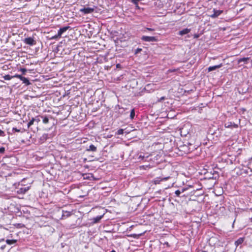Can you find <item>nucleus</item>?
<instances>
[{"label":"nucleus","mask_w":252,"mask_h":252,"mask_svg":"<svg viewBox=\"0 0 252 252\" xmlns=\"http://www.w3.org/2000/svg\"><path fill=\"white\" fill-rule=\"evenodd\" d=\"M136 8H137V9H139V8H139V6L138 5V4L136 5Z\"/></svg>","instance_id":"41"},{"label":"nucleus","mask_w":252,"mask_h":252,"mask_svg":"<svg viewBox=\"0 0 252 252\" xmlns=\"http://www.w3.org/2000/svg\"><path fill=\"white\" fill-rule=\"evenodd\" d=\"M214 13L212 14L210 17L213 18H215L217 17H218L220 15L222 12V10H216L214 9L213 10Z\"/></svg>","instance_id":"8"},{"label":"nucleus","mask_w":252,"mask_h":252,"mask_svg":"<svg viewBox=\"0 0 252 252\" xmlns=\"http://www.w3.org/2000/svg\"><path fill=\"white\" fill-rule=\"evenodd\" d=\"M190 29L186 28V29H183L182 31H179L178 34H179V35H183L188 34V33H189L190 32Z\"/></svg>","instance_id":"12"},{"label":"nucleus","mask_w":252,"mask_h":252,"mask_svg":"<svg viewBox=\"0 0 252 252\" xmlns=\"http://www.w3.org/2000/svg\"><path fill=\"white\" fill-rule=\"evenodd\" d=\"M208 173V171H206L205 172H204L205 174H206V173Z\"/></svg>","instance_id":"48"},{"label":"nucleus","mask_w":252,"mask_h":252,"mask_svg":"<svg viewBox=\"0 0 252 252\" xmlns=\"http://www.w3.org/2000/svg\"><path fill=\"white\" fill-rule=\"evenodd\" d=\"M5 152V148L3 147L0 148V153L3 154Z\"/></svg>","instance_id":"36"},{"label":"nucleus","mask_w":252,"mask_h":252,"mask_svg":"<svg viewBox=\"0 0 252 252\" xmlns=\"http://www.w3.org/2000/svg\"><path fill=\"white\" fill-rule=\"evenodd\" d=\"M59 37H61V36H58V33H57L55 35H54V36H52V37H51V39H58Z\"/></svg>","instance_id":"31"},{"label":"nucleus","mask_w":252,"mask_h":252,"mask_svg":"<svg viewBox=\"0 0 252 252\" xmlns=\"http://www.w3.org/2000/svg\"><path fill=\"white\" fill-rule=\"evenodd\" d=\"M70 27L66 26L60 28L58 32V36H61L62 34L64 32H65Z\"/></svg>","instance_id":"10"},{"label":"nucleus","mask_w":252,"mask_h":252,"mask_svg":"<svg viewBox=\"0 0 252 252\" xmlns=\"http://www.w3.org/2000/svg\"><path fill=\"white\" fill-rule=\"evenodd\" d=\"M218 173V172L217 171H214L213 173L215 174V173Z\"/></svg>","instance_id":"43"},{"label":"nucleus","mask_w":252,"mask_h":252,"mask_svg":"<svg viewBox=\"0 0 252 252\" xmlns=\"http://www.w3.org/2000/svg\"><path fill=\"white\" fill-rule=\"evenodd\" d=\"M150 165H145L140 166V168L143 169L144 170H146L147 168H150Z\"/></svg>","instance_id":"28"},{"label":"nucleus","mask_w":252,"mask_h":252,"mask_svg":"<svg viewBox=\"0 0 252 252\" xmlns=\"http://www.w3.org/2000/svg\"><path fill=\"white\" fill-rule=\"evenodd\" d=\"M4 80H10L12 78H15V77H13V76H10V75H5L3 77Z\"/></svg>","instance_id":"21"},{"label":"nucleus","mask_w":252,"mask_h":252,"mask_svg":"<svg viewBox=\"0 0 252 252\" xmlns=\"http://www.w3.org/2000/svg\"><path fill=\"white\" fill-rule=\"evenodd\" d=\"M189 187L191 188V187H192V186L189 185Z\"/></svg>","instance_id":"50"},{"label":"nucleus","mask_w":252,"mask_h":252,"mask_svg":"<svg viewBox=\"0 0 252 252\" xmlns=\"http://www.w3.org/2000/svg\"><path fill=\"white\" fill-rule=\"evenodd\" d=\"M41 118H43V123L44 124H47L49 122V119L47 117H42Z\"/></svg>","instance_id":"24"},{"label":"nucleus","mask_w":252,"mask_h":252,"mask_svg":"<svg viewBox=\"0 0 252 252\" xmlns=\"http://www.w3.org/2000/svg\"><path fill=\"white\" fill-rule=\"evenodd\" d=\"M1 249H3V247H1Z\"/></svg>","instance_id":"51"},{"label":"nucleus","mask_w":252,"mask_h":252,"mask_svg":"<svg viewBox=\"0 0 252 252\" xmlns=\"http://www.w3.org/2000/svg\"><path fill=\"white\" fill-rule=\"evenodd\" d=\"M249 60V58H240L238 60V63H241L242 62H244L245 63H247V61Z\"/></svg>","instance_id":"14"},{"label":"nucleus","mask_w":252,"mask_h":252,"mask_svg":"<svg viewBox=\"0 0 252 252\" xmlns=\"http://www.w3.org/2000/svg\"><path fill=\"white\" fill-rule=\"evenodd\" d=\"M153 156V155H149V156H145V155H139L137 158V159L139 161H153L154 162L156 163H158L159 161H158L159 158H160V156L159 155H157L154 156L153 158H152Z\"/></svg>","instance_id":"1"},{"label":"nucleus","mask_w":252,"mask_h":252,"mask_svg":"<svg viewBox=\"0 0 252 252\" xmlns=\"http://www.w3.org/2000/svg\"><path fill=\"white\" fill-rule=\"evenodd\" d=\"M135 116L134 110L133 109L131 110L130 117L131 119H133Z\"/></svg>","instance_id":"25"},{"label":"nucleus","mask_w":252,"mask_h":252,"mask_svg":"<svg viewBox=\"0 0 252 252\" xmlns=\"http://www.w3.org/2000/svg\"><path fill=\"white\" fill-rule=\"evenodd\" d=\"M165 97H164V96H162V97H160V98L158 100V102H161V101H163V100H165Z\"/></svg>","instance_id":"38"},{"label":"nucleus","mask_w":252,"mask_h":252,"mask_svg":"<svg viewBox=\"0 0 252 252\" xmlns=\"http://www.w3.org/2000/svg\"><path fill=\"white\" fill-rule=\"evenodd\" d=\"M92 178V181H98L100 179V177H95L94 176V174H90Z\"/></svg>","instance_id":"23"},{"label":"nucleus","mask_w":252,"mask_h":252,"mask_svg":"<svg viewBox=\"0 0 252 252\" xmlns=\"http://www.w3.org/2000/svg\"><path fill=\"white\" fill-rule=\"evenodd\" d=\"M165 244L167 245H168V243L167 242L166 243H165Z\"/></svg>","instance_id":"46"},{"label":"nucleus","mask_w":252,"mask_h":252,"mask_svg":"<svg viewBox=\"0 0 252 252\" xmlns=\"http://www.w3.org/2000/svg\"><path fill=\"white\" fill-rule=\"evenodd\" d=\"M244 237L239 238L237 241L235 242V245L236 247H238L239 245L242 244L244 242Z\"/></svg>","instance_id":"13"},{"label":"nucleus","mask_w":252,"mask_h":252,"mask_svg":"<svg viewBox=\"0 0 252 252\" xmlns=\"http://www.w3.org/2000/svg\"><path fill=\"white\" fill-rule=\"evenodd\" d=\"M123 133H124L123 129H120L117 132V134L118 135L122 134H123Z\"/></svg>","instance_id":"30"},{"label":"nucleus","mask_w":252,"mask_h":252,"mask_svg":"<svg viewBox=\"0 0 252 252\" xmlns=\"http://www.w3.org/2000/svg\"><path fill=\"white\" fill-rule=\"evenodd\" d=\"M150 85H151V84H148V85H147V87H149Z\"/></svg>","instance_id":"45"},{"label":"nucleus","mask_w":252,"mask_h":252,"mask_svg":"<svg viewBox=\"0 0 252 252\" xmlns=\"http://www.w3.org/2000/svg\"><path fill=\"white\" fill-rule=\"evenodd\" d=\"M222 66V63H220V64L219 65H214V66H209L208 68V71L209 72H210V71L215 70H216V69H217L218 68H219L221 67Z\"/></svg>","instance_id":"11"},{"label":"nucleus","mask_w":252,"mask_h":252,"mask_svg":"<svg viewBox=\"0 0 252 252\" xmlns=\"http://www.w3.org/2000/svg\"><path fill=\"white\" fill-rule=\"evenodd\" d=\"M17 240H9V239H7L6 240V243L8 245H12V244H15L17 242Z\"/></svg>","instance_id":"17"},{"label":"nucleus","mask_w":252,"mask_h":252,"mask_svg":"<svg viewBox=\"0 0 252 252\" xmlns=\"http://www.w3.org/2000/svg\"><path fill=\"white\" fill-rule=\"evenodd\" d=\"M119 65H120V64H118L117 65V67H119Z\"/></svg>","instance_id":"47"},{"label":"nucleus","mask_w":252,"mask_h":252,"mask_svg":"<svg viewBox=\"0 0 252 252\" xmlns=\"http://www.w3.org/2000/svg\"><path fill=\"white\" fill-rule=\"evenodd\" d=\"M141 50H142V49H140V48H138V49H136V52H135V54H137V53H139V52H141Z\"/></svg>","instance_id":"40"},{"label":"nucleus","mask_w":252,"mask_h":252,"mask_svg":"<svg viewBox=\"0 0 252 252\" xmlns=\"http://www.w3.org/2000/svg\"><path fill=\"white\" fill-rule=\"evenodd\" d=\"M30 189L29 187H22L17 189V193L18 194H25Z\"/></svg>","instance_id":"7"},{"label":"nucleus","mask_w":252,"mask_h":252,"mask_svg":"<svg viewBox=\"0 0 252 252\" xmlns=\"http://www.w3.org/2000/svg\"><path fill=\"white\" fill-rule=\"evenodd\" d=\"M194 37H195V38H197V37H198V35H196V34H195V35H194Z\"/></svg>","instance_id":"42"},{"label":"nucleus","mask_w":252,"mask_h":252,"mask_svg":"<svg viewBox=\"0 0 252 252\" xmlns=\"http://www.w3.org/2000/svg\"><path fill=\"white\" fill-rule=\"evenodd\" d=\"M48 138V135L47 134H44L42 135V136L40 138V140L43 142L44 141H45Z\"/></svg>","instance_id":"22"},{"label":"nucleus","mask_w":252,"mask_h":252,"mask_svg":"<svg viewBox=\"0 0 252 252\" xmlns=\"http://www.w3.org/2000/svg\"><path fill=\"white\" fill-rule=\"evenodd\" d=\"M34 122V120L33 119V118L28 123V127H30L33 124V123Z\"/></svg>","instance_id":"26"},{"label":"nucleus","mask_w":252,"mask_h":252,"mask_svg":"<svg viewBox=\"0 0 252 252\" xmlns=\"http://www.w3.org/2000/svg\"><path fill=\"white\" fill-rule=\"evenodd\" d=\"M208 178H209V179H213V177H209Z\"/></svg>","instance_id":"44"},{"label":"nucleus","mask_w":252,"mask_h":252,"mask_svg":"<svg viewBox=\"0 0 252 252\" xmlns=\"http://www.w3.org/2000/svg\"><path fill=\"white\" fill-rule=\"evenodd\" d=\"M224 126L226 128H237L238 127V125L235 124L234 123L232 122H228L224 124Z\"/></svg>","instance_id":"9"},{"label":"nucleus","mask_w":252,"mask_h":252,"mask_svg":"<svg viewBox=\"0 0 252 252\" xmlns=\"http://www.w3.org/2000/svg\"><path fill=\"white\" fill-rule=\"evenodd\" d=\"M111 252H116L114 250H112Z\"/></svg>","instance_id":"49"},{"label":"nucleus","mask_w":252,"mask_h":252,"mask_svg":"<svg viewBox=\"0 0 252 252\" xmlns=\"http://www.w3.org/2000/svg\"><path fill=\"white\" fill-rule=\"evenodd\" d=\"M169 178V177H158L155 179H154L152 182L154 183V184H159L161 181H165L167 180Z\"/></svg>","instance_id":"4"},{"label":"nucleus","mask_w":252,"mask_h":252,"mask_svg":"<svg viewBox=\"0 0 252 252\" xmlns=\"http://www.w3.org/2000/svg\"><path fill=\"white\" fill-rule=\"evenodd\" d=\"M25 131L24 129H23V130H21V129H18L16 127H13L12 128V131H14V132H23Z\"/></svg>","instance_id":"27"},{"label":"nucleus","mask_w":252,"mask_h":252,"mask_svg":"<svg viewBox=\"0 0 252 252\" xmlns=\"http://www.w3.org/2000/svg\"><path fill=\"white\" fill-rule=\"evenodd\" d=\"M96 147L93 144L89 146V148H88L87 149V151H88L95 152V151H96Z\"/></svg>","instance_id":"15"},{"label":"nucleus","mask_w":252,"mask_h":252,"mask_svg":"<svg viewBox=\"0 0 252 252\" xmlns=\"http://www.w3.org/2000/svg\"><path fill=\"white\" fill-rule=\"evenodd\" d=\"M141 40L146 42H154L157 41V38L155 36H142Z\"/></svg>","instance_id":"2"},{"label":"nucleus","mask_w":252,"mask_h":252,"mask_svg":"<svg viewBox=\"0 0 252 252\" xmlns=\"http://www.w3.org/2000/svg\"><path fill=\"white\" fill-rule=\"evenodd\" d=\"M13 77H15V78H18L20 79L21 81H23V83L26 84V86H28L31 84V83L30 82L29 80L27 78H25L21 75L15 74V75H13Z\"/></svg>","instance_id":"3"},{"label":"nucleus","mask_w":252,"mask_h":252,"mask_svg":"<svg viewBox=\"0 0 252 252\" xmlns=\"http://www.w3.org/2000/svg\"><path fill=\"white\" fill-rule=\"evenodd\" d=\"M131 1L135 4H138V0H132Z\"/></svg>","instance_id":"39"},{"label":"nucleus","mask_w":252,"mask_h":252,"mask_svg":"<svg viewBox=\"0 0 252 252\" xmlns=\"http://www.w3.org/2000/svg\"><path fill=\"white\" fill-rule=\"evenodd\" d=\"M83 179H88L90 181H92V178L91 177L90 174H81Z\"/></svg>","instance_id":"16"},{"label":"nucleus","mask_w":252,"mask_h":252,"mask_svg":"<svg viewBox=\"0 0 252 252\" xmlns=\"http://www.w3.org/2000/svg\"><path fill=\"white\" fill-rule=\"evenodd\" d=\"M24 42L26 44L30 46H32L36 44V41L33 39V38L31 37L25 38Z\"/></svg>","instance_id":"5"},{"label":"nucleus","mask_w":252,"mask_h":252,"mask_svg":"<svg viewBox=\"0 0 252 252\" xmlns=\"http://www.w3.org/2000/svg\"><path fill=\"white\" fill-rule=\"evenodd\" d=\"M147 31H149L153 32V31H155V30H154V29H152V28H145V29L144 30V32H146Z\"/></svg>","instance_id":"32"},{"label":"nucleus","mask_w":252,"mask_h":252,"mask_svg":"<svg viewBox=\"0 0 252 252\" xmlns=\"http://www.w3.org/2000/svg\"><path fill=\"white\" fill-rule=\"evenodd\" d=\"M5 135V134L3 130L0 129V136L4 137Z\"/></svg>","instance_id":"35"},{"label":"nucleus","mask_w":252,"mask_h":252,"mask_svg":"<svg viewBox=\"0 0 252 252\" xmlns=\"http://www.w3.org/2000/svg\"><path fill=\"white\" fill-rule=\"evenodd\" d=\"M181 193V192L180 189H178V190H176L175 192V194L176 195V196H177V197H180Z\"/></svg>","instance_id":"29"},{"label":"nucleus","mask_w":252,"mask_h":252,"mask_svg":"<svg viewBox=\"0 0 252 252\" xmlns=\"http://www.w3.org/2000/svg\"><path fill=\"white\" fill-rule=\"evenodd\" d=\"M33 119L34 120V122H36L37 124L40 121L39 117H36L35 118H33Z\"/></svg>","instance_id":"34"},{"label":"nucleus","mask_w":252,"mask_h":252,"mask_svg":"<svg viewBox=\"0 0 252 252\" xmlns=\"http://www.w3.org/2000/svg\"><path fill=\"white\" fill-rule=\"evenodd\" d=\"M71 215V213L69 211H63V217H68L70 216Z\"/></svg>","instance_id":"20"},{"label":"nucleus","mask_w":252,"mask_h":252,"mask_svg":"<svg viewBox=\"0 0 252 252\" xmlns=\"http://www.w3.org/2000/svg\"><path fill=\"white\" fill-rule=\"evenodd\" d=\"M102 216H97L96 217L94 218L93 219V222L94 223H97L99 221V220L102 219Z\"/></svg>","instance_id":"19"},{"label":"nucleus","mask_w":252,"mask_h":252,"mask_svg":"<svg viewBox=\"0 0 252 252\" xmlns=\"http://www.w3.org/2000/svg\"><path fill=\"white\" fill-rule=\"evenodd\" d=\"M94 10V8L91 7H84L80 9V11L85 14H89L93 12Z\"/></svg>","instance_id":"6"},{"label":"nucleus","mask_w":252,"mask_h":252,"mask_svg":"<svg viewBox=\"0 0 252 252\" xmlns=\"http://www.w3.org/2000/svg\"><path fill=\"white\" fill-rule=\"evenodd\" d=\"M49 177H46V179L47 180H55L56 179V174L55 176L53 175V174H48Z\"/></svg>","instance_id":"18"},{"label":"nucleus","mask_w":252,"mask_h":252,"mask_svg":"<svg viewBox=\"0 0 252 252\" xmlns=\"http://www.w3.org/2000/svg\"><path fill=\"white\" fill-rule=\"evenodd\" d=\"M188 189L187 188H183L180 189L181 192H184Z\"/></svg>","instance_id":"37"},{"label":"nucleus","mask_w":252,"mask_h":252,"mask_svg":"<svg viewBox=\"0 0 252 252\" xmlns=\"http://www.w3.org/2000/svg\"><path fill=\"white\" fill-rule=\"evenodd\" d=\"M20 71L22 72L23 74H25L26 72H27V69L25 68H22L20 69Z\"/></svg>","instance_id":"33"}]
</instances>
